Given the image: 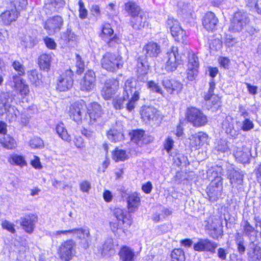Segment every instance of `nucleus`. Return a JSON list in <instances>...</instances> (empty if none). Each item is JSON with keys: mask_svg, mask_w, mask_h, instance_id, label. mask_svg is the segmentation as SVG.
I'll use <instances>...</instances> for the list:
<instances>
[{"mask_svg": "<svg viewBox=\"0 0 261 261\" xmlns=\"http://www.w3.org/2000/svg\"><path fill=\"white\" fill-rule=\"evenodd\" d=\"M142 87L137 80L134 78L127 79L123 87V96L116 97L112 100V105L116 110H121L124 108L125 102L126 109L130 112L135 108L136 102L140 98Z\"/></svg>", "mask_w": 261, "mask_h": 261, "instance_id": "obj_1", "label": "nucleus"}, {"mask_svg": "<svg viewBox=\"0 0 261 261\" xmlns=\"http://www.w3.org/2000/svg\"><path fill=\"white\" fill-rule=\"evenodd\" d=\"M127 208L128 211L120 208H115L114 211V215L119 221L118 224L110 223V225L113 231L115 229L121 228V223L124 225L123 228L129 227L133 223V219L130 213L136 211L140 204V197L136 192L130 194L127 198Z\"/></svg>", "mask_w": 261, "mask_h": 261, "instance_id": "obj_2", "label": "nucleus"}, {"mask_svg": "<svg viewBox=\"0 0 261 261\" xmlns=\"http://www.w3.org/2000/svg\"><path fill=\"white\" fill-rule=\"evenodd\" d=\"M68 115L77 124H88L89 122L88 109L85 102L82 100L76 101L70 106Z\"/></svg>", "mask_w": 261, "mask_h": 261, "instance_id": "obj_3", "label": "nucleus"}, {"mask_svg": "<svg viewBox=\"0 0 261 261\" xmlns=\"http://www.w3.org/2000/svg\"><path fill=\"white\" fill-rule=\"evenodd\" d=\"M14 97L8 92H3L0 95V115L6 114V119L9 122L15 121L18 111L12 106Z\"/></svg>", "mask_w": 261, "mask_h": 261, "instance_id": "obj_4", "label": "nucleus"}, {"mask_svg": "<svg viewBox=\"0 0 261 261\" xmlns=\"http://www.w3.org/2000/svg\"><path fill=\"white\" fill-rule=\"evenodd\" d=\"M101 64L103 68L109 71L114 72L122 67L123 61L120 55L107 52L103 56Z\"/></svg>", "mask_w": 261, "mask_h": 261, "instance_id": "obj_5", "label": "nucleus"}, {"mask_svg": "<svg viewBox=\"0 0 261 261\" xmlns=\"http://www.w3.org/2000/svg\"><path fill=\"white\" fill-rule=\"evenodd\" d=\"M186 118L188 121L195 127L204 126L208 121L207 116L203 112L195 107L187 109Z\"/></svg>", "mask_w": 261, "mask_h": 261, "instance_id": "obj_6", "label": "nucleus"}, {"mask_svg": "<svg viewBox=\"0 0 261 261\" xmlns=\"http://www.w3.org/2000/svg\"><path fill=\"white\" fill-rule=\"evenodd\" d=\"M222 191V178L217 175L206 188V193L209 200L212 202L217 201L221 195Z\"/></svg>", "mask_w": 261, "mask_h": 261, "instance_id": "obj_7", "label": "nucleus"}, {"mask_svg": "<svg viewBox=\"0 0 261 261\" xmlns=\"http://www.w3.org/2000/svg\"><path fill=\"white\" fill-rule=\"evenodd\" d=\"M249 22L247 14L241 11L237 12L231 20L229 31L231 32H239Z\"/></svg>", "mask_w": 261, "mask_h": 261, "instance_id": "obj_8", "label": "nucleus"}, {"mask_svg": "<svg viewBox=\"0 0 261 261\" xmlns=\"http://www.w3.org/2000/svg\"><path fill=\"white\" fill-rule=\"evenodd\" d=\"M167 61L166 64V70L167 71H175L178 66L182 64L181 57L179 56L178 48L177 47L173 46L168 51L166 54Z\"/></svg>", "mask_w": 261, "mask_h": 261, "instance_id": "obj_9", "label": "nucleus"}, {"mask_svg": "<svg viewBox=\"0 0 261 261\" xmlns=\"http://www.w3.org/2000/svg\"><path fill=\"white\" fill-rule=\"evenodd\" d=\"M119 88V81L115 79H107L101 90V95L106 100L111 99Z\"/></svg>", "mask_w": 261, "mask_h": 261, "instance_id": "obj_10", "label": "nucleus"}, {"mask_svg": "<svg viewBox=\"0 0 261 261\" xmlns=\"http://www.w3.org/2000/svg\"><path fill=\"white\" fill-rule=\"evenodd\" d=\"M63 24V19L60 16L57 15L48 18L45 23L44 28L49 35L59 32Z\"/></svg>", "mask_w": 261, "mask_h": 261, "instance_id": "obj_11", "label": "nucleus"}, {"mask_svg": "<svg viewBox=\"0 0 261 261\" xmlns=\"http://www.w3.org/2000/svg\"><path fill=\"white\" fill-rule=\"evenodd\" d=\"M73 71L70 69L66 70L59 77L57 89L60 91H65L70 89L73 83Z\"/></svg>", "mask_w": 261, "mask_h": 261, "instance_id": "obj_12", "label": "nucleus"}, {"mask_svg": "<svg viewBox=\"0 0 261 261\" xmlns=\"http://www.w3.org/2000/svg\"><path fill=\"white\" fill-rule=\"evenodd\" d=\"M167 25L170 28L171 35L175 40L178 42H184L185 38V32L179 25V22L174 18H169Z\"/></svg>", "mask_w": 261, "mask_h": 261, "instance_id": "obj_13", "label": "nucleus"}, {"mask_svg": "<svg viewBox=\"0 0 261 261\" xmlns=\"http://www.w3.org/2000/svg\"><path fill=\"white\" fill-rule=\"evenodd\" d=\"M209 89L207 93L204 96V100L207 101V104L211 105V108L217 110L221 106L220 98L217 95L214 94V90L215 88V83L212 80L209 83Z\"/></svg>", "mask_w": 261, "mask_h": 261, "instance_id": "obj_14", "label": "nucleus"}, {"mask_svg": "<svg viewBox=\"0 0 261 261\" xmlns=\"http://www.w3.org/2000/svg\"><path fill=\"white\" fill-rule=\"evenodd\" d=\"M217 246V243L208 239H199L197 242L194 244L193 248L199 252L206 251L214 253Z\"/></svg>", "mask_w": 261, "mask_h": 261, "instance_id": "obj_15", "label": "nucleus"}, {"mask_svg": "<svg viewBox=\"0 0 261 261\" xmlns=\"http://www.w3.org/2000/svg\"><path fill=\"white\" fill-rule=\"evenodd\" d=\"M140 114L146 122H156L159 118V111L153 107L144 106L142 107Z\"/></svg>", "mask_w": 261, "mask_h": 261, "instance_id": "obj_16", "label": "nucleus"}, {"mask_svg": "<svg viewBox=\"0 0 261 261\" xmlns=\"http://www.w3.org/2000/svg\"><path fill=\"white\" fill-rule=\"evenodd\" d=\"M73 247L74 243L72 240L62 243L59 250L60 257L65 261L70 260L74 254Z\"/></svg>", "mask_w": 261, "mask_h": 261, "instance_id": "obj_17", "label": "nucleus"}, {"mask_svg": "<svg viewBox=\"0 0 261 261\" xmlns=\"http://www.w3.org/2000/svg\"><path fill=\"white\" fill-rule=\"evenodd\" d=\"M129 135L131 140L139 146H142L152 141L151 137L146 136L145 132L142 129L133 130Z\"/></svg>", "mask_w": 261, "mask_h": 261, "instance_id": "obj_18", "label": "nucleus"}, {"mask_svg": "<svg viewBox=\"0 0 261 261\" xmlns=\"http://www.w3.org/2000/svg\"><path fill=\"white\" fill-rule=\"evenodd\" d=\"M72 234L84 241V242L82 243V247L85 249L88 248L91 243V237L89 229L87 227L77 228L72 229Z\"/></svg>", "mask_w": 261, "mask_h": 261, "instance_id": "obj_19", "label": "nucleus"}, {"mask_svg": "<svg viewBox=\"0 0 261 261\" xmlns=\"http://www.w3.org/2000/svg\"><path fill=\"white\" fill-rule=\"evenodd\" d=\"M162 83L167 92L170 94H178L182 89V84L175 80L164 79Z\"/></svg>", "mask_w": 261, "mask_h": 261, "instance_id": "obj_20", "label": "nucleus"}, {"mask_svg": "<svg viewBox=\"0 0 261 261\" xmlns=\"http://www.w3.org/2000/svg\"><path fill=\"white\" fill-rule=\"evenodd\" d=\"M205 228L208 230V233L214 239H217L221 234L222 230L218 228V220L208 218L205 221Z\"/></svg>", "mask_w": 261, "mask_h": 261, "instance_id": "obj_21", "label": "nucleus"}, {"mask_svg": "<svg viewBox=\"0 0 261 261\" xmlns=\"http://www.w3.org/2000/svg\"><path fill=\"white\" fill-rule=\"evenodd\" d=\"M20 225L27 232L31 233L34 231L35 223L38 221V217L34 214L26 215L20 218Z\"/></svg>", "mask_w": 261, "mask_h": 261, "instance_id": "obj_22", "label": "nucleus"}, {"mask_svg": "<svg viewBox=\"0 0 261 261\" xmlns=\"http://www.w3.org/2000/svg\"><path fill=\"white\" fill-rule=\"evenodd\" d=\"M227 175L232 188H237L238 186L243 184L244 174L242 171L230 169L227 171Z\"/></svg>", "mask_w": 261, "mask_h": 261, "instance_id": "obj_23", "label": "nucleus"}, {"mask_svg": "<svg viewBox=\"0 0 261 261\" xmlns=\"http://www.w3.org/2000/svg\"><path fill=\"white\" fill-rule=\"evenodd\" d=\"M218 21L215 14L212 12H208L203 18L202 25L208 31H213L216 29Z\"/></svg>", "mask_w": 261, "mask_h": 261, "instance_id": "obj_24", "label": "nucleus"}, {"mask_svg": "<svg viewBox=\"0 0 261 261\" xmlns=\"http://www.w3.org/2000/svg\"><path fill=\"white\" fill-rule=\"evenodd\" d=\"M147 58L146 57H140L138 59V78L142 81H145L147 79L146 75L149 70V64Z\"/></svg>", "mask_w": 261, "mask_h": 261, "instance_id": "obj_25", "label": "nucleus"}, {"mask_svg": "<svg viewBox=\"0 0 261 261\" xmlns=\"http://www.w3.org/2000/svg\"><path fill=\"white\" fill-rule=\"evenodd\" d=\"M102 114V110L101 106L96 102L91 103L90 105V109L88 110L89 120L88 124H93L95 123L97 119L101 117Z\"/></svg>", "mask_w": 261, "mask_h": 261, "instance_id": "obj_26", "label": "nucleus"}, {"mask_svg": "<svg viewBox=\"0 0 261 261\" xmlns=\"http://www.w3.org/2000/svg\"><path fill=\"white\" fill-rule=\"evenodd\" d=\"M143 51L146 57L156 58L161 53V48L157 43L150 42L144 46Z\"/></svg>", "mask_w": 261, "mask_h": 261, "instance_id": "obj_27", "label": "nucleus"}, {"mask_svg": "<svg viewBox=\"0 0 261 261\" xmlns=\"http://www.w3.org/2000/svg\"><path fill=\"white\" fill-rule=\"evenodd\" d=\"M12 86L22 95H27L29 93V88L23 80L17 75H14L12 77Z\"/></svg>", "mask_w": 261, "mask_h": 261, "instance_id": "obj_28", "label": "nucleus"}, {"mask_svg": "<svg viewBox=\"0 0 261 261\" xmlns=\"http://www.w3.org/2000/svg\"><path fill=\"white\" fill-rule=\"evenodd\" d=\"M222 128L226 133L232 138H236L239 134V130L233 126V118L231 116H227L222 122Z\"/></svg>", "mask_w": 261, "mask_h": 261, "instance_id": "obj_29", "label": "nucleus"}, {"mask_svg": "<svg viewBox=\"0 0 261 261\" xmlns=\"http://www.w3.org/2000/svg\"><path fill=\"white\" fill-rule=\"evenodd\" d=\"M118 255L120 261H135L136 258L134 249L127 246L121 247Z\"/></svg>", "mask_w": 261, "mask_h": 261, "instance_id": "obj_30", "label": "nucleus"}, {"mask_svg": "<svg viewBox=\"0 0 261 261\" xmlns=\"http://www.w3.org/2000/svg\"><path fill=\"white\" fill-rule=\"evenodd\" d=\"M19 12L16 9L7 10L0 16V22L5 25H9L16 20Z\"/></svg>", "mask_w": 261, "mask_h": 261, "instance_id": "obj_31", "label": "nucleus"}, {"mask_svg": "<svg viewBox=\"0 0 261 261\" xmlns=\"http://www.w3.org/2000/svg\"><path fill=\"white\" fill-rule=\"evenodd\" d=\"M108 139L112 142H119L124 139L121 125H117V128L113 127L107 132Z\"/></svg>", "mask_w": 261, "mask_h": 261, "instance_id": "obj_32", "label": "nucleus"}, {"mask_svg": "<svg viewBox=\"0 0 261 261\" xmlns=\"http://www.w3.org/2000/svg\"><path fill=\"white\" fill-rule=\"evenodd\" d=\"M234 156L238 161L243 164L249 163L251 156L250 152L248 150H243L241 148H237L234 151Z\"/></svg>", "mask_w": 261, "mask_h": 261, "instance_id": "obj_33", "label": "nucleus"}, {"mask_svg": "<svg viewBox=\"0 0 261 261\" xmlns=\"http://www.w3.org/2000/svg\"><path fill=\"white\" fill-rule=\"evenodd\" d=\"M249 261H258L261 260V249L259 246L254 244H250L247 252Z\"/></svg>", "mask_w": 261, "mask_h": 261, "instance_id": "obj_34", "label": "nucleus"}, {"mask_svg": "<svg viewBox=\"0 0 261 261\" xmlns=\"http://www.w3.org/2000/svg\"><path fill=\"white\" fill-rule=\"evenodd\" d=\"M130 23L134 29L141 30L147 24V18L142 14H138L132 17Z\"/></svg>", "mask_w": 261, "mask_h": 261, "instance_id": "obj_35", "label": "nucleus"}, {"mask_svg": "<svg viewBox=\"0 0 261 261\" xmlns=\"http://www.w3.org/2000/svg\"><path fill=\"white\" fill-rule=\"evenodd\" d=\"M51 58L50 54L41 55L38 59V64L40 69L47 71L50 69Z\"/></svg>", "mask_w": 261, "mask_h": 261, "instance_id": "obj_36", "label": "nucleus"}, {"mask_svg": "<svg viewBox=\"0 0 261 261\" xmlns=\"http://www.w3.org/2000/svg\"><path fill=\"white\" fill-rule=\"evenodd\" d=\"M114 253L113 241L112 239L109 238L106 240L103 244L101 254L104 256H111L114 254Z\"/></svg>", "mask_w": 261, "mask_h": 261, "instance_id": "obj_37", "label": "nucleus"}, {"mask_svg": "<svg viewBox=\"0 0 261 261\" xmlns=\"http://www.w3.org/2000/svg\"><path fill=\"white\" fill-rule=\"evenodd\" d=\"M124 9L132 17L138 15L141 10L139 6L133 1L125 3Z\"/></svg>", "mask_w": 261, "mask_h": 261, "instance_id": "obj_38", "label": "nucleus"}, {"mask_svg": "<svg viewBox=\"0 0 261 261\" xmlns=\"http://www.w3.org/2000/svg\"><path fill=\"white\" fill-rule=\"evenodd\" d=\"M191 140L193 142L196 146H200L206 141L207 135L203 132H198L191 137Z\"/></svg>", "mask_w": 261, "mask_h": 261, "instance_id": "obj_39", "label": "nucleus"}, {"mask_svg": "<svg viewBox=\"0 0 261 261\" xmlns=\"http://www.w3.org/2000/svg\"><path fill=\"white\" fill-rule=\"evenodd\" d=\"M28 78L32 84L36 86H39L42 83L41 75L38 74L36 70H32L28 72Z\"/></svg>", "mask_w": 261, "mask_h": 261, "instance_id": "obj_40", "label": "nucleus"}, {"mask_svg": "<svg viewBox=\"0 0 261 261\" xmlns=\"http://www.w3.org/2000/svg\"><path fill=\"white\" fill-rule=\"evenodd\" d=\"M112 158L115 162L123 161L127 158L126 151L124 150L116 148L112 151Z\"/></svg>", "mask_w": 261, "mask_h": 261, "instance_id": "obj_41", "label": "nucleus"}, {"mask_svg": "<svg viewBox=\"0 0 261 261\" xmlns=\"http://www.w3.org/2000/svg\"><path fill=\"white\" fill-rule=\"evenodd\" d=\"M56 130L59 136L63 140L67 142L71 141L70 136L68 134L66 129L64 127L63 123L57 125Z\"/></svg>", "mask_w": 261, "mask_h": 261, "instance_id": "obj_42", "label": "nucleus"}, {"mask_svg": "<svg viewBox=\"0 0 261 261\" xmlns=\"http://www.w3.org/2000/svg\"><path fill=\"white\" fill-rule=\"evenodd\" d=\"M1 143L4 147L7 149H12L16 147L15 140L8 135L1 140Z\"/></svg>", "mask_w": 261, "mask_h": 261, "instance_id": "obj_43", "label": "nucleus"}, {"mask_svg": "<svg viewBox=\"0 0 261 261\" xmlns=\"http://www.w3.org/2000/svg\"><path fill=\"white\" fill-rule=\"evenodd\" d=\"M188 69H198L199 61L198 57L192 52L188 54Z\"/></svg>", "mask_w": 261, "mask_h": 261, "instance_id": "obj_44", "label": "nucleus"}, {"mask_svg": "<svg viewBox=\"0 0 261 261\" xmlns=\"http://www.w3.org/2000/svg\"><path fill=\"white\" fill-rule=\"evenodd\" d=\"M146 86L150 91L163 95L164 92L159 85V83H156L154 81L151 80L147 82Z\"/></svg>", "mask_w": 261, "mask_h": 261, "instance_id": "obj_45", "label": "nucleus"}, {"mask_svg": "<svg viewBox=\"0 0 261 261\" xmlns=\"http://www.w3.org/2000/svg\"><path fill=\"white\" fill-rule=\"evenodd\" d=\"M177 6L180 12L186 15H191L193 10V7L189 4L186 3L184 2H179L177 4Z\"/></svg>", "mask_w": 261, "mask_h": 261, "instance_id": "obj_46", "label": "nucleus"}, {"mask_svg": "<svg viewBox=\"0 0 261 261\" xmlns=\"http://www.w3.org/2000/svg\"><path fill=\"white\" fill-rule=\"evenodd\" d=\"M173 261H185V253L181 249H174L171 253Z\"/></svg>", "mask_w": 261, "mask_h": 261, "instance_id": "obj_47", "label": "nucleus"}, {"mask_svg": "<svg viewBox=\"0 0 261 261\" xmlns=\"http://www.w3.org/2000/svg\"><path fill=\"white\" fill-rule=\"evenodd\" d=\"M10 3L15 9L19 11L25 9L28 5V0H9Z\"/></svg>", "mask_w": 261, "mask_h": 261, "instance_id": "obj_48", "label": "nucleus"}, {"mask_svg": "<svg viewBox=\"0 0 261 261\" xmlns=\"http://www.w3.org/2000/svg\"><path fill=\"white\" fill-rule=\"evenodd\" d=\"M76 73L78 74H82L85 70V63L82 60L81 57L76 54Z\"/></svg>", "mask_w": 261, "mask_h": 261, "instance_id": "obj_49", "label": "nucleus"}, {"mask_svg": "<svg viewBox=\"0 0 261 261\" xmlns=\"http://www.w3.org/2000/svg\"><path fill=\"white\" fill-rule=\"evenodd\" d=\"M12 66L14 70L17 72L18 76L19 77L22 76L25 73V68L22 64L18 61H14L12 62Z\"/></svg>", "mask_w": 261, "mask_h": 261, "instance_id": "obj_50", "label": "nucleus"}, {"mask_svg": "<svg viewBox=\"0 0 261 261\" xmlns=\"http://www.w3.org/2000/svg\"><path fill=\"white\" fill-rule=\"evenodd\" d=\"M254 123L250 119L245 118L242 122L240 126L241 129L244 132H248L254 128Z\"/></svg>", "mask_w": 261, "mask_h": 261, "instance_id": "obj_51", "label": "nucleus"}, {"mask_svg": "<svg viewBox=\"0 0 261 261\" xmlns=\"http://www.w3.org/2000/svg\"><path fill=\"white\" fill-rule=\"evenodd\" d=\"M30 146L34 149L42 148L44 147V144L43 141L40 138L35 137L30 140Z\"/></svg>", "mask_w": 261, "mask_h": 261, "instance_id": "obj_52", "label": "nucleus"}, {"mask_svg": "<svg viewBox=\"0 0 261 261\" xmlns=\"http://www.w3.org/2000/svg\"><path fill=\"white\" fill-rule=\"evenodd\" d=\"M95 86V84L83 79L81 82L80 89L82 91L89 92L94 89Z\"/></svg>", "mask_w": 261, "mask_h": 261, "instance_id": "obj_53", "label": "nucleus"}, {"mask_svg": "<svg viewBox=\"0 0 261 261\" xmlns=\"http://www.w3.org/2000/svg\"><path fill=\"white\" fill-rule=\"evenodd\" d=\"M9 162L12 164L17 165H23L25 164L24 158L19 155H12L9 159Z\"/></svg>", "mask_w": 261, "mask_h": 261, "instance_id": "obj_54", "label": "nucleus"}, {"mask_svg": "<svg viewBox=\"0 0 261 261\" xmlns=\"http://www.w3.org/2000/svg\"><path fill=\"white\" fill-rule=\"evenodd\" d=\"M113 30L111 28L110 24H106L103 25L101 37L106 39L107 36L111 37L113 34Z\"/></svg>", "mask_w": 261, "mask_h": 261, "instance_id": "obj_55", "label": "nucleus"}, {"mask_svg": "<svg viewBox=\"0 0 261 261\" xmlns=\"http://www.w3.org/2000/svg\"><path fill=\"white\" fill-rule=\"evenodd\" d=\"M228 149L227 142L224 140H219L217 145L215 146V150L218 152H225Z\"/></svg>", "mask_w": 261, "mask_h": 261, "instance_id": "obj_56", "label": "nucleus"}, {"mask_svg": "<svg viewBox=\"0 0 261 261\" xmlns=\"http://www.w3.org/2000/svg\"><path fill=\"white\" fill-rule=\"evenodd\" d=\"M21 44L25 47L32 48L35 45V40L30 36H25Z\"/></svg>", "mask_w": 261, "mask_h": 261, "instance_id": "obj_57", "label": "nucleus"}, {"mask_svg": "<svg viewBox=\"0 0 261 261\" xmlns=\"http://www.w3.org/2000/svg\"><path fill=\"white\" fill-rule=\"evenodd\" d=\"M174 141L171 137H168L164 142V147L168 153H170L171 150L174 146Z\"/></svg>", "mask_w": 261, "mask_h": 261, "instance_id": "obj_58", "label": "nucleus"}, {"mask_svg": "<svg viewBox=\"0 0 261 261\" xmlns=\"http://www.w3.org/2000/svg\"><path fill=\"white\" fill-rule=\"evenodd\" d=\"M83 80L95 84L96 76L95 72L92 70H88L85 74V76L83 78Z\"/></svg>", "mask_w": 261, "mask_h": 261, "instance_id": "obj_59", "label": "nucleus"}, {"mask_svg": "<svg viewBox=\"0 0 261 261\" xmlns=\"http://www.w3.org/2000/svg\"><path fill=\"white\" fill-rule=\"evenodd\" d=\"M121 42L120 39L115 35L113 37L110 38L107 41V44L110 47L115 48Z\"/></svg>", "mask_w": 261, "mask_h": 261, "instance_id": "obj_60", "label": "nucleus"}, {"mask_svg": "<svg viewBox=\"0 0 261 261\" xmlns=\"http://www.w3.org/2000/svg\"><path fill=\"white\" fill-rule=\"evenodd\" d=\"M79 16L82 19H84L87 17V10L84 7V3L82 0L79 1Z\"/></svg>", "mask_w": 261, "mask_h": 261, "instance_id": "obj_61", "label": "nucleus"}, {"mask_svg": "<svg viewBox=\"0 0 261 261\" xmlns=\"http://www.w3.org/2000/svg\"><path fill=\"white\" fill-rule=\"evenodd\" d=\"M44 42L48 48L50 49H55L56 48L57 44L53 39L46 37L44 38Z\"/></svg>", "mask_w": 261, "mask_h": 261, "instance_id": "obj_62", "label": "nucleus"}, {"mask_svg": "<svg viewBox=\"0 0 261 261\" xmlns=\"http://www.w3.org/2000/svg\"><path fill=\"white\" fill-rule=\"evenodd\" d=\"M2 226L3 228L7 230L11 233H14L15 232L14 224L7 220L3 221Z\"/></svg>", "mask_w": 261, "mask_h": 261, "instance_id": "obj_63", "label": "nucleus"}, {"mask_svg": "<svg viewBox=\"0 0 261 261\" xmlns=\"http://www.w3.org/2000/svg\"><path fill=\"white\" fill-rule=\"evenodd\" d=\"M243 228L245 235L248 236H250L254 230V228L247 221L244 222Z\"/></svg>", "mask_w": 261, "mask_h": 261, "instance_id": "obj_64", "label": "nucleus"}]
</instances>
